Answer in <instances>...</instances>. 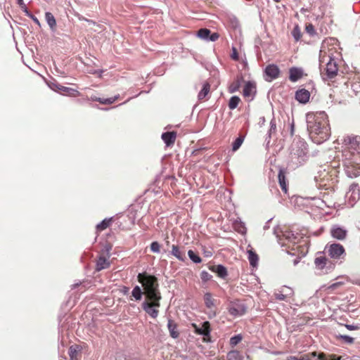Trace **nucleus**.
Instances as JSON below:
<instances>
[{
  "label": "nucleus",
  "mask_w": 360,
  "mask_h": 360,
  "mask_svg": "<svg viewBox=\"0 0 360 360\" xmlns=\"http://www.w3.org/2000/svg\"><path fill=\"white\" fill-rule=\"evenodd\" d=\"M306 122L309 136L314 143L321 144L328 139L330 128L324 111L307 113Z\"/></svg>",
  "instance_id": "nucleus-1"
},
{
  "label": "nucleus",
  "mask_w": 360,
  "mask_h": 360,
  "mask_svg": "<svg viewBox=\"0 0 360 360\" xmlns=\"http://www.w3.org/2000/svg\"><path fill=\"white\" fill-rule=\"evenodd\" d=\"M307 144L300 137H295L290 148V153L287 160V168L295 170L303 165L308 158Z\"/></svg>",
  "instance_id": "nucleus-2"
},
{
  "label": "nucleus",
  "mask_w": 360,
  "mask_h": 360,
  "mask_svg": "<svg viewBox=\"0 0 360 360\" xmlns=\"http://www.w3.org/2000/svg\"><path fill=\"white\" fill-rule=\"evenodd\" d=\"M326 254L331 258H338V243L327 244L323 252H319L314 259L315 269L318 274H326L334 269L335 264L326 257Z\"/></svg>",
  "instance_id": "nucleus-3"
},
{
  "label": "nucleus",
  "mask_w": 360,
  "mask_h": 360,
  "mask_svg": "<svg viewBox=\"0 0 360 360\" xmlns=\"http://www.w3.org/2000/svg\"><path fill=\"white\" fill-rule=\"evenodd\" d=\"M137 280L140 283L148 300H161L162 295L159 290L158 278L146 272L139 273L137 275Z\"/></svg>",
  "instance_id": "nucleus-4"
},
{
  "label": "nucleus",
  "mask_w": 360,
  "mask_h": 360,
  "mask_svg": "<svg viewBox=\"0 0 360 360\" xmlns=\"http://www.w3.org/2000/svg\"><path fill=\"white\" fill-rule=\"evenodd\" d=\"M281 234H278L276 230L274 231V234L281 247H286L287 250H296L301 248L299 245L301 238L298 233H294L288 230L281 231Z\"/></svg>",
  "instance_id": "nucleus-5"
},
{
  "label": "nucleus",
  "mask_w": 360,
  "mask_h": 360,
  "mask_svg": "<svg viewBox=\"0 0 360 360\" xmlns=\"http://www.w3.org/2000/svg\"><path fill=\"white\" fill-rule=\"evenodd\" d=\"M343 165L349 177L354 178L360 175V153L349 152V156L343 152Z\"/></svg>",
  "instance_id": "nucleus-6"
},
{
  "label": "nucleus",
  "mask_w": 360,
  "mask_h": 360,
  "mask_svg": "<svg viewBox=\"0 0 360 360\" xmlns=\"http://www.w3.org/2000/svg\"><path fill=\"white\" fill-rule=\"evenodd\" d=\"M327 57L328 60L326 63V75L323 77V79L327 81L328 84L330 86V82H335L333 79L338 75V60L333 53L330 52Z\"/></svg>",
  "instance_id": "nucleus-7"
},
{
  "label": "nucleus",
  "mask_w": 360,
  "mask_h": 360,
  "mask_svg": "<svg viewBox=\"0 0 360 360\" xmlns=\"http://www.w3.org/2000/svg\"><path fill=\"white\" fill-rule=\"evenodd\" d=\"M160 300L146 299L142 302L141 307L146 314L150 317L155 319L159 314L158 308L160 307Z\"/></svg>",
  "instance_id": "nucleus-8"
},
{
  "label": "nucleus",
  "mask_w": 360,
  "mask_h": 360,
  "mask_svg": "<svg viewBox=\"0 0 360 360\" xmlns=\"http://www.w3.org/2000/svg\"><path fill=\"white\" fill-rule=\"evenodd\" d=\"M247 309L246 304L238 300L230 302L227 308L229 313L233 317L244 315L247 311Z\"/></svg>",
  "instance_id": "nucleus-9"
},
{
  "label": "nucleus",
  "mask_w": 360,
  "mask_h": 360,
  "mask_svg": "<svg viewBox=\"0 0 360 360\" xmlns=\"http://www.w3.org/2000/svg\"><path fill=\"white\" fill-rule=\"evenodd\" d=\"M359 143V136H348L345 137L342 142V148H345V149L342 150V153L345 152V154H347V156H349V152L355 153V151L358 149Z\"/></svg>",
  "instance_id": "nucleus-10"
},
{
  "label": "nucleus",
  "mask_w": 360,
  "mask_h": 360,
  "mask_svg": "<svg viewBox=\"0 0 360 360\" xmlns=\"http://www.w3.org/2000/svg\"><path fill=\"white\" fill-rule=\"evenodd\" d=\"M264 74L265 76L266 77L265 78V80L271 82L278 77L280 74V70L276 65L270 64L265 68Z\"/></svg>",
  "instance_id": "nucleus-11"
},
{
  "label": "nucleus",
  "mask_w": 360,
  "mask_h": 360,
  "mask_svg": "<svg viewBox=\"0 0 360 360\" xmlns=\"http://www.w3.org/2000/svg\"><path fill=\"white\" fill-rule=\"evenodd\" d=\"M193 326L195 328V332L198 334L204 336L205 338L209 337L210 335V324L209 321H204L200 324L201 326H198L196 324L193 323Z\"/></svg>",
  "instance_id": "nucleus-12"
},
{
  "label": "nucleus",
  "mask_w": 360,
  "mask_h": 360,
  "mask_svg": "<svg viewBox=\"0 0 360 360\" xmlns=\"http://www.w3.org/2000/svg\"><path fill=\"white\" fill-rule=\"evenodd\" d=\"M310 98V93L305 89H300L296 91L295 98L300 103L306 104L309 102Z\"/></svg>",
  "instance_id": "nucleus-13"
},
{
  "label": "nucleus",
  "mask_w": 360,
  "mask_h": 360,
  "mask_svg": "<svg viewBox=\"0 0 360 360\" xmlns=\"http://www.w3.org/2000/svg\"><path fill=\"white\" fill-rule=\"evenodd\" d=\"M304 76L302 68L292 67L289 69V79L292 82H296Z\"/></svg>",
  "instance_id": "nucleus-14"
},
{
  "label": "nucleus",
  "mask_w": 360,
  "mask_h": 360,
  "mask_svg": "<svg viewBox=\"0 0 360 360\" xmlns=\"http://www.w3.org/2000/svg\"><path fill=\"white\" fill-rule=\"evenodd\" d=\"M209 269L217 274V276L221 279H226L228 276L226 268L222 264L212 265L209 266Z\"/></svg>",
  "instance_id": "nucleus-15"
},
{
  "label": "nucleus",
  "mask_w": 360,
  "mask_h": 360,
  "mask_svg": "<svg viewBox=\"0 0 360 360\" xmlns=\"http://www.w3.org/2000/svg\"><path fill=\"white\" fill-rule=\"evenodd\" d=\"M161 138L167 146L173 145L176 138V131H167L162 134Z\"/></svg>",
  "instance_id": "nucleus-16"
},
{
  "label": "nucleus",
  "mask_w": 360,
  "mask_h": 360,
  "mask_svg": "<svg viewBox=\"0 0 360 360\" xmlns=\"http://www.w3.org/2000/svg\"><path fill=\"white\" fill-rule=\"evenodd\" d=\"M171 255L175 257L177 259L181 262H184L186 259L185 253L180 250L179 248L176 245H172L171 246Z\"/></svg>",
  "instance_id": "nucleus-17"
},
{
  "label": "nucleus",
  "mask_w": 360,
  "mask_h": 360,
  "mask_svg": "<svg viewBox=\"0 0 360 360\" xmlns=\"http://www.w3.org/2000/svg\"><path fill=\"white\" fill-rule=\"evenodd\" d=\"M292 294V290L287 287L283 286L281 288V290L278 292L275 293V297L278 300H285L288 295H290Z\"/></svg>",
  "instance_id": "nucleus-18"
},
{
  "label": "nucleus",
  "mask_w": 360,
  "mask_h": 360,
  "mask_svg": "<svg viewBox=\"0 0 360 360\" xmlns=\"http://www.w3.org/2000/svg\"><path fill=\"white\" fill-rule=\"evenodd\" d=\"M255 85L252 82H248L245 83L243 88V96L245 97H250L255 92Z\"/></svg>",
  "instance_id": "nucleus-19"
},
{
  "label": "nucleus",
  "mask_w": 360,
  "mask_h": 360,
  "mask_svg": "<svg viewBox=\"0 0 360 360\" xmlns=\"http://www.w3.org/2000/svg\"><path fill=\"white\" fill-rule=\"evenodd\" d=\"M110 266V262L105 256H100L96 262V270L101 271L107 269Z\"/></svg>",
  "instance_id": "nucleus-20"
},
{
  "label": "nucleus",
  "mask_w": 360,
  "mask_h": 360,
  "mask_svg": "<svg viewBox=\"0 0 360 360\" xmlns=\"http://www.w3.org/2000/svg\"><path fill=\"white\" fill-rule=\"evenodd\" d=\"M247 252L248 255V257L250 262V264L253 267H256L258 264V255L256 254L255 251H253L252 249L248 250Z\"/></svg>",
  "instance_id": "nucleus-21"
},
{
  "label": "nucleus",
  "mask_w": 360,
  "mask_h": 360,
  "mask_svg": "<svg viewBox=\"0 0 360 360\" xmlns=\"http://www.w3.org/2000/svg\"><path fill=\"white\" fill-rule=\"evenodd\" d=\"M243 77H237L229 86V91L231 94L238 91L243 82Z\"/></svg>",
  "instance_id": "nucleus-22"
},
{
  "label": "nucleus",
  "mask_w": 360,
  "mask_h": 360,
  "mask_svg": "<svg viewBox=\"0 0 360 360\" xmlns=\"http://www.w3.org/2000/svg\"><path fill=\"white\" fill-rule=\"evenodd\" d=\"M167 328L172 338H177L179 337V333L176 330L177 326L172 320H168Z\"/></svg>",
  "instance_id": "nucleus-23"
},
{
  "label": "nucleus",
  "mask_w": 360,
  "mask_h": 360,
  "mask_svg": "<svg viewBox=\"0 0 360 360\" xmlns=\"http://www.w3.org/2000/svg\"><path fill=\"white\" fill-rule=\"evenodd\" d=\"M45 20L51 30H55L56 26V20L53 15L50 12L45 13Z\"/></svg>",
  "instance_id": "nucleus-24"
},
{
  "label": "nucleus",
  "mask_w": 360,
  "mask_h": 360,
  "mask_svg": "<svg viewBox=\"0 0 360 360\" xmlns=\"http://www.w3.org/2000/svg\"><path fill=\"white\" fill-rule=\"evenodd\" d=\"M204 302L207 308L212 309L215 306V300L212 298L210 292H206L204 295Z\"/></svg>",
  "instance_id": "nucleus-25"
},
{
  "label": "nucleus",
  "mask_w": 360,
  "mask_h": 360,
  "mask_svg": "<svg viewBox=\"0 0 360 360\" xmlns=\"http://www.w3.org/2000/svg\"><path fill=\"white\" fill-rule=\"evenodd\" d=\"M143 293L145 292H143L141 287L139 285H136L134 287L131 291V296L134 298L136 301H140L143 297Z\"/></svg>",
  "instance_id": "nucleus-26"
},
{
  "label": "nucleus",
  "mask_w": 360,
  "mask_h": 360,
  "mask_svg": "<svg viewBox=\"0 0 360 360\" xmlns=\"http://www.w3.org/2000/svg\"><path fill=\"white\" fill-rule=\"evenodd\" d=\"M210 85L208 82H205L202 85V89L200 91L198 95L199 100L204 99L210 92Z\"/></svg>",
  "instance_id": "nucleus-27"
},
{
  "label": "nucleus",
  "mask_w": 360,
  "mask_h": 360,
  "mask_svg": "<svg viewBox=\"0 0 360 360\" xmlns=\"http://www.w3.org/2000/svg\"><path fill=\"white\" fill-rule=\"evenodd\" d=\"M227 360H243V356L238 351L232 350L227 354Z\"/></svg>",
  "instance_id": "nucleus-28"
},
{
  "label": "nucleus",
  "mask_w": 360,
  "mask_h": 360,
  "mask_svg": "<svg viewBox=\"0 0 360 360\" xmlns=\"http://www.w3.org/2000/svg\"><path fill=\"white\" fill-rule=\"evenodd\" d=\"M79 351V346L78 345H72L69 348L68 354L70 358V360H77V355L78 352Z\"/></svg>",
  "instance_id": "nucleus-29"
},
{
  "label": "nucleus",
  "mask_w": 360,
  "mask_h": 360,
  "mask_svg": "<svg viewBox=\"0 0 360 360\" xmlns=\"http://www.w3.org/2000/svg\"><path fill=\"white\" fill-rule=\"evenodd\" d=\"M278 182H279L281 189L283 191L286 192L287 191V184H286V181H285V176L284 173L281 170L278 173Z\"/></svg>",
  "instance_id": "nucleus-30"
},
{
  "label": "nucleus",
  "mask_w": 360,
  "mask_h": 360,
  "mask_svg": "<svg viewBox=\"0 0 360 360\" xmlns=\"http://www.w3.org/2000/svg\"><path fill=\"white\" fill-rule=\"evenodd\" d=\"M210 35V30L207 28H202L198 31L197 36L204 40L208 41L209 36Z\"/></svg>",
  "instance_id": "nucleus-31"
},
{
  "label": "nucleus",
  "mask_w": 360,
  "mask_h": 360,
  "mask_svg": "<svg viewBox=\"0 0 360 360\" xmlns=\"http://www.w3.org/2000/svg\"><path fill=\"white\" fill-rule=\"evenodd\" d=\"M276 131V120L274 118H273L271 122H270V129L268 131V133H267V137L266 138V140H267L268 139H270L271 138V134H274ZM269 140L267 141V143H269Z\"/></svg>",
  "instance_id": "nucleus-32"
},
{
  "label": "nucleus",
  "mask_w": 360,
  "mask_h": 360,
  "mask_svg": "<svg viewBox=\"0 0 360 360\" xmlns=\"http://www.w3.org/2000/svg\"><path fill=\"white\" fill-rule=\"evenodd\" d=\"M111 219H105L96 225V229L98 231H102L106 229L110 224Z\"/></svg>",
  "instance_id": "nucleus-33"
},
{
  "label": "nucleus",
  "mask_w": 360,
  "mask_h": 360,
  "mask_svg": "<svg viewBox=\"0 0 360 360\" xmlns=\"http://www.w3.org/2000/svg\"><path fill=\"white\" fill-rule=\"evenodd\" d=\"M188 256L189 259L195 264H199L202 262L200 257L192 250H189L188 251Z\"/></svg>",
  "instance_id": "nucleus-34"
},
{
  "label": "nucleus",
  "mask_w": 360,
  "mask_h": 360,
  "mask_svg": "<svg viewBox=\"0 0 360 360\" xmlns=\"http://www.w3.org/2000/svg\"><path fill=\"white\" fill-rule=\"evenodd\" d=\"M240 101V99L237 96H233L231 97L229 102V108L230 110H234L237 108V106L239 104V102Z\"/></svg>",
  "instance_id": "nucleus-35"
},
{
  "label": "nucleus",
  "mask_w": 360,
  "mask_h": 360,
  "mask_svg": "<svg viewBox=\"0 0 360 360\" xmlns=\"http://www.w3.org/2000/svg\"><path fill=\"white\" fill-rule=\"evenodd\" d=\"M244 141V137L243 136H238L232 143V150L233 152L238 150L241 146Z\"/></svg>",
  "instance_id": "nucleus-36"
},
{
  "label": "nucleus",
  "mask_w": 360,
  "mask_h": 360,
  "mask_svg": "<svg viewBox=\"0 0 360 360\" xmlns=\"http://www.w3.org/2000/svg\"><path fill=\"white\" fill-rule=\"evenodd\" d=\"M59 91H63V94H66L71 96H75L79 94L78 91L63 86H62L61 88H59Z\"/></svg>",
  "instance_id": "nucleus-37"
},
{
  "label": "nucleus",
  "mask_w": 360,
  "mask_h": 360,
  "mask_svg": "<svg viewBox=\"0 0 360 360\" xmlns=\"http://www.w3.org/2000/svg\"><path fill=\"white\" fill-rule=\"evenodd\" d=\"M302 243L301 240H300V243H299V245H301V248L297 249L296 250H287V252L291 255H300L301 254L302 257L306 255V252H303V245H305V243H303V245H301L300 243Z\"/></svg>",
  "instance_id": "nucleus-38"
},
{
  "label": "nucleus",
  "mask_w": 360,
  "mask_h": 360,
  "mask_svg": "<svg viewBox=\"0 0 360 360\" xmlns=\"http://www.w3.org/2000/svg\"><path fill=\"white\" fill-rule=\"evenodd\" d=\"M243 339V336L241 334L236 335L230 338V345L231 347L236 346Z\"/></svg>",
  "instance_id": "nucleus-39"
},
{
  "label": "nucleus",
  "mask_w": 360,
  "mask_h": 360,
  "mask_svg": "<svg viewBox=\"0 0 360 360\" xmlns=\"http://www.w3.org/2000/svg\"><path fill=\"white\" fill-rule=\"evenodd\" d=\"M291 34L296 41H298L302 37V32L298 25H296L293 28Z\"/></svg>",
  "instance_id": "nucleus-40"
},
{
  "label": "nucleus",
  "mask_w": 360,
  "mask_h": 360,
  "mask_svg": "<svg viewBox=\"0 0 360 360\" xmlns=\"http://www.w3.org/2000/svg\"><path fill=\"white\" fill-rule=\"evenodd\" d=\"M234 226L237 231L240 233H245L246 232L245 224L242 221H236L234 223Z\"/></svg>",
  "instance_id": "nucleus-41"
},
{
  "label": "nucleus",
  "mask_w": 360,
  "mask_h": 360,
  "mask_svg": "<svg viewBox=\"0 0 360 360\" xmlns=\"http://www.w3.org/2000/svg\"><path fill=\"white\" fill-rule=\"evenodd\" d=\"M212 276L206 271H202L200 273V278L202 282L205 283L210 281Z\"/></svg>",
  "instance_id": "nucleus-42"
},
{
  "label": "nucleus",
  "mask_w": 360,
  "mask_h": 360,
  "mask_svg": "<svg viewBox=\"0 0 360 360\" xmlns=\"http://www.w3.org/2000/svg\"><path fill=\"white\" fill-rule=\"evenodd\" d=\"M150 250L155 253L160 252V245L158 242L154 241L150 244Z\"/></svg>",
  "instance_id": "nucleus-43"
},
{
  "label": "nucleus",
  "mask_w": 360,
  "mask_h": 360,
  "mask_svg": "<svg viewBox=\"0 0 360 360\" xmlns=\"http://www.w3.org/2000/svg\"><path fill=\"white\" fill-rule=\"evenodd\" d=\"M306 32L310 35L314 36L316 34L314 27L312 24H308L306 25Z\"/></svg>",
  "instance_id": "nucleus-44"
},
{
  "label": "nucleus",
  "mask_w": 360,
  "mask_h": 360,
  "mask_svg": "<svg viewBox=\"0 0 360 360\" xmlns=\"http://www.w3.org/2000/svg\"><path fill=\"white\" fill-rule=\"evenodd\" d=\"M339 339L342 340L345 342L351 344L354 342V338L348 335H339Z\"/></svg>",
  "instance_id": "nucleus-45"
},
{
  "label": "nucleus",
  "mask_w": 360,
  "mask_h": 360,
  "mask_svg": "<svg viewBox=\"0 0 360 360\" xmlns=\"http://www.w3.org/2000/svg\"><path fill=\"white\" fill-rule=\"evenodd\" d=\"M316 360H338L335 356L326 357L323 354H319Z\"/></svg>",
  "instance_id": "nucleus-46"
},
{
  "label": "nucleus",
  "mask_w": 360,
  "mask_h": 360,
  "mask_svg": "<svg viewBox=\"0 0 360 360\" xmlns=\"http://www.w3.org/2000/svg\"><path fill=\"white\" fill-rule=\"evenodd\" d=\"M328 96H329L330 102L331 103H335V91L332 88L330 89V92H329Z\"/></svg>",
  "instance_id": "nucleus-47"
},
{
  "label": "nucleus",
  "mask_w": 360,
  "mask_h": 360,
  "mask_svg": "<svg viewBox=\"0 0 360 360\" xmlns=\"http://www.w3.org/2000/svg\"><path fill=\"white\" fill-rule=\"evenodd\" d=\"M219 34L217 32H210V35L209 36L208 41H215L219 38Z\"/></svg>",
  "instance_id": "nucleus-48"
},
{
  "label": "nucleus",
  "mask_w": 360,
  "mask_h": 360,
  "mask_svg": "<svg viewBox=\"0 0 360 360\" xmlns=\"http://www.w3.org/2000/svg\"><path fill=\"white\" fill-rule=\"evenodd\" d=\"M119 97H120V95L118 94L113 97L106 98V105H110V104L113 103L116 100L118 99Z\"/></svg>",
  "instance_id": "nucleus-49"
},
{
  "label": "nucleus",
  "mask_w": 360,
  "mask_h": 360,
  "mask_svg": "<svg viewBox=\"0 0 360 360\" xmlns=\"http://www.w3.org/2000/svg\"><path fill=\"white\" fill-rule=\"evenodd\" d=\"M347 235V231L339 228V240H343L345 238Z\"/></svg>",
  "instance_id": "nucleus-50"
},
{
  "label": "nucleus",
  "mask_w": 360,
  "mask_h": 360,
  "mask_svg": "<svg viewBox=\"0 0 360 360\" xmlns=\"http://www.w3.org/2000/svg\"><path fill=\"white\" fill-rule=\"evenodd\" d=\"M331 235L333 238H338V225L333 226L331 229Z\"/></svg>",
  "instance_id": "nucleus-51"
},
{
  "label": "nucleus",
  "mask_w": 360,
  "mask_h": 360,
  "mask_svg": "<svg viewBox=\"0 0 360 360\" xmlns=\"http://www.w3.org/2000/svg\"><path fill=\"white\" fill-rule=\"evenodd\" d=\"M231 58L234 60H238V52H237V50L235 47H233L232 49V54H231Z\"/></svg>",
  "instance_id": "nucleus-52"
},
{
  "label": "nucleus",
  "mask_w": 360,
  "mask_h": 360,
  "mask_svg": "<svg viewBox=\"0 0 360 360\" xmlns=\"http://www.w3.org/2000/svg\"><path fill=\"white\" fill-rule=\"evenodd\" d=\"M111 246L109 245H107L104 247V248L103 249V254H105L108 257H110V252L111 250Z\"/></svg>",
  "instance_id": "nucleus-53"
},
{
  "label": "nucleus",
  "mask_w": 360,
  "mask_h": 360,
  "mask_svg": "<svg viewBox=\"0 0 360 360\" xmlns=\"http://www.w3.org/2000/svg\"><path fill=\"white\" fill-rule=\"evenodd\" d=\"M336 287H338V283H335L330 285V286H328L327 288L328 293L329 294L330 292V291H332Z\"/></svg>",
  "instance_id": "nucleus-54"
},
{
  "label": "nucleus",
  "mask_w": 360,
  "mask_h": 360,
  "mask_svg": "<svg viewBox=\"0 0 360 360\" xmlns=\"http://www.w3.org/2000/svg\"><path fill=\"white\" fill-rule=\"evenodd\" d=\"M30 18H31L33 22L37 24L38 26H41V24H40V22L39 20H38V18L37 17H35L34 15H32Z\"/></svg>",
  "instance_id": "nucleus-55"
},
{
  "label": "nucleus",
  "mask_w": 360,
  "mask_h": 360,
  "mask_svg": "<svg viewBox=\"0 0 360 360\" xmlns=\"http://www.w3.org/2000/svg\"><path fill=\"white\" fill-rule=\"evenodd\" d=\"M61 85L58 84H53L52 86H51V88L54 91H59V88H61Z\"/></svg>",
  "instance_id": "nucleus-56"
},
{
  "label": "nucleus",
  "mask_w": 360,
  "mask_h": 360,
  "mask_svg": "<svg viewBox=\"0 0 360 360\" xmlns=\"http://www.w3.org/2000/svg\"><path fill=\"white\" fill-rule=\"evenodd\" d=\"M339 257L345 253V248L342 245L339 244Z\"/></svg>",
  "instance_id": "nucleus-57"
},
{
  "label": "nucleus",
  "mask_w": 360,
  "mask_h": 360,
  "mask_svg": "<svg viewBox=\"0 0 360 360\" xmlns=\"http://www.w3.org/2000/svg\"><path fill=\"white\" fill-rule=\"evenodd\" d=\"M204 255L206 257H210L212 255V252L210 250H204Z\"/></svg>",
  "instance_id": "nucleus-58"
},
{
  "label": "nucleus",
  "mask_w": 360,
  "mask_h": 360,
  "mask_svg": "<svg viewBox=\"0 0 360 360\" xmlns=\"http://www.w3.org/2000/svg\"><path fill=\"white\" fill-rule=\"evenodd\" d=\"M271 219H272V218H271V219H269V220L266 222L265 225L264 226V230H267V229H269V223L271 221Z\"/></svg>",
  "instance_id": "nucleus-59"
},
{
  "label": "nucleus",
  "mask_w": 360,
  "mask_h": 360,
  "mask_svg": "<svg viewBox=\"0 0 360 360\" xmlns=\"http://www.w3.org/2000/svg\"><path fill=\"white\" fill-rule=\"evenodd\" d=\"M18 5L22 11H24L25 10H26L27 8L24 2H22V4H21V3H20V4H18Z\"/></svg>",
  "instance_id": "nucleus-60"
},
{
  "label": "nucleus",
  "mask_w": 360,
  "mask_h": 360,
  "mask_svg": "<svg viewBox=\"0 0 360 360\" xmlns=\"http://www.w3.org/2000/svg\"><path fill=\"white\" fill-rule=\"evenodd\" d=\"M23 12L25 13V15L27 16L28 18H30L33 15L28 11L27 8Z\"/></svg>",
  "instance_id": "nucleus-61"
},
{
  "label": "nucleus",
  "mask_w": 360,
  "mask_h": 360,
  "mask_svg": "<svg viewBox=\"0 0 360 360\" xmlns=\"http://www.w3.org/2000/svg\"><path fill=\"white\" fill-rule=\"evenodd\" d=\"M98 102H99V103H101V104L106 105V98H100L98 99Z\"/></svg>",
  "instance_id": "nucleus-62"
},
{
  "label": "nucleus",
  "mask_w": 360,
  "mask_h": 360,
  "mask_svg": "<svg viewBox=\"0 0 360 360\" xmlns=\"http://www.w3.org/2000/svg\"><path fill=\"white\" fill-rule=\"evenodd\" d=\"M294 128H295V126H294V123L292 122L291 124H290V134L292 136L293 134H294Z\"/></svg>",
  "instance_id": "nucleus-63"
},
{
  "label": "nucleus",
  "mask_w": 360,
  "mask_h": 360,
  "mask_svg": "<svg viewBox=\"0 0 360 360\" xmlns=\"http://www.w3.org/2000/svg\"><path fill=\"white\" fill-rule=\"evenodd\" d=\"M99 98V97H97L96 96H91L90 99L93 101H98Z\"/></svg>",
  "instance_id": "nucleus-64"
}]
</instances>
